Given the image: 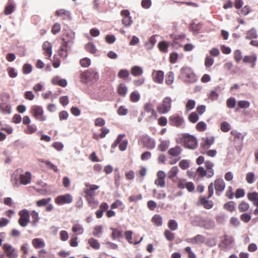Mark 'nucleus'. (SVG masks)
<instances>
[{
  "label": "nucleus",
  "mask_w": 258,
  "mask_h": 258,
  "mask_svg": "<svg viewBox=\"0 0 258 258\" xmlns=\"http://www.w3.org/2000/svg\"><path fill=\"white\" fill-rule=\"evenodd\" d=\"M208 190V193L207 197H201L200 198V203L205 209H210L214 206L213 202L212 201L207 200L208 199L211 198L214 194L213 184L212 182L209 185Z\"/></svg>",
  "instance_id": "obj_1"
},
{
  "label": "nucleus",
  "mask_w": 258,
  "mask_h": 258,
  "mask_svg": "<svg viewBox=\"0 0 258 258\" xmlns=\"http://www.w3.org/2000/svg\"><path fill=\"white\" fill-rule=\"evenodd\" d=\"M99 78V75L93 69H89L81 74V81L87 83L91 81H97Z\"/></svg>",
  "instance_id": "obj_2"
},
{
  "label": "nucleus",
  "mask_w": 258,
  "mask_h": 258,
  "mask_svg": "<svg viewBox=\"0 0 258 258\" xmlns=\"http://www.w3.org/2000/svg\"><path fill=\"white\" fill-rule=\"evenodd\" d=\"M30 112L36 120L40 121H44L46 119V116L44 114V110L42 106L33 105L30 108Z\"/></svg>",
  "instance_id": "obj_3"
},
{
  "label": "nucleus",
  "mask_w": 258,
  "mask_h": 258,
  "mask_svg": "<svg viewBox=\"0 0 258 258\" xmlns=\"http://www.w3.org/2000/svg\"><path fill=\"white\" fill-rule=\"evenodd\" d=\"M181 141L185 148L193 150L198 146L197 140L193 136L185 134Z\"/></svg>",
  "instance_id": "obj_4"
},
{
  "label": "nucleus",
  "mask_w": 258,
  "mask_h": 258,
  "mask_svg": "<svg viewBox=\"0 0 258 258\" xmlns=\"http://www.w3.org/2000/svg\"><path fill=\"white\" fill-rule=\"evenodd\" d=\"M172 100L169 97L164 98L162 103L157 108L158 112L160 114H165L169 112L171 108Z\"/></svg>",
  "instance_id": "obj_5"
},
{
  "label": "nucleus",
  "mask_w": 258,
  "mask_h": 258,
  "mask_svg": "<svg viewBox=\"0 0 258 258\" xmlns=\"http://www.w3.org/2000/svg\"><path fill=\"white\" fill-rule=\"evenodd\" d=\"M74 36H71L70 39H67L64 37H63L62 40L63 41L61 46H60L59 50L58 51V54L60 57L62 58H66L68 55V50H69V44L71 42L72 39Z\"/></svg>",
  "instance_id": "obj_6"
},
{
  "label": "nucleus",
  "mask_w": 258,
  "mask_h": 258,
  "mask_svg": "<svg viewBox=\"0 0 258 258\" xmlns=\"http://www.w3.org/2000/svg\"><path fill=\"white\" fill-rule=\"evenodd\" d=\"M20 218L18 223L22 227H26L30 222V213L26 209L22 210L19 212Z\"/></svg>",
  "instance_id": "obj_7"
},
{
  "label": "nucleus",
  "mask_w": 258,
  "mask_h": 258,
  "mask_svg": "<svg viewBox=\"0 0 258 258\" xmlns=\"http://www.w3.org/2000/svg\"><path fill=\"white\" fill-rule=\"evenodd\" d=\"M73 199V196L70 194H66L56 197L54 202L58 205H62L71 203Z\"/></svg>",
  "instance_id": "obj_8"
},
{
  "label": "nucleus",
  "mask_w": 258,
  "mask_h": 258,
  "mask_svg": "<svg viewBox=\"0 0 258 258\" xmlns=\"http://www.w3.org/2000/svg\"><path fill=\"white\" fill-rule=\"evenodd\" d=\"M86 188L84 189V193L85 194V198L94 197L97 194L95 190L99 188V186L95 184H91L89 183L85 184Z\"/></svg>",
  "instance_id": "obj_9"
},
{
  "label": "nucleus",
  "mask_w": 258,
  "mask_h": 258,
  "mask_svg": "<svg viewBox=\"0 0 258 258\" xmlns=\"http://www.w3.org/2000/svg\"><path fill=\"white\" fill-rule=\"evenodd\" d=\"M231 137L229 140L231 141L233 144H242L244 138V136L242 134L238 132L236 130H232L230 133Z\"/></svg>",
  "instance_id": "obj_10"
},
{
  "label": "nucleus",
  "mask_w": 258,
  "mask_h": 258,
  "mask_svg": "<svg viewBox=\"0 0 258 258\" xmlns=\"http://www.w3.org/2000/svg\"><path fill=\"white\" fill-rule=\"evenodd\" d=\"M2 248L9 258H16L18 256L16 250L11 244L5 243Z\"/></svg>",
  "instance_id": "obj_11"
},
{
  "label": "nucleus",
  "mask_w": 258,
  "mask_h": 258,
  "mask_svg": "<svg viewBox=\"0 0 258 258\" xmlns=\"http://www.w3.org/2000/svg\"><path fill=\"white\" fill-rule=\"evenodd\" d=\"M120 15L122 17V23L125 27H129L133 23V20L130 16V12L127 10H123L120 12Z\"/></svg>",
  "instance_id": "obj_12"
},
{
  "label": "nucleus",
  "mask_w": 258,
  "mask_h": 258,
  "mask_svg": "<svg viewBox=\"0 0 258 258\" xmlns=\"http://www.w3.org/2000/svg\"><path fill=\"white\" fill-rule=\"evenodd\" d=\"M169 120V123L171 125L175 126L177 127H181L184 122L183 118L177 114L170 116Z\"/></svg>",
  "instance_id": "obj_13"
},
{
  "label": "nucleus",
  "mask_w": 258,
  "mask_h": 258,
  "mask_svg": "<svg viewBox=\"0 0 258 258\" xmlns=\"http://www.w3.org/2000/svg\"><path fill=\"white\" fill-rule=\"evenodd\" d=\"M213 186H214L216 194L218 196H220L221 193L224 190L225 187V183L222 178H218L216 179L214 181V183H213Z\"/></svg>",
  "instance_id": "obj_14"
},
{
  "label": "nucleus",
  "mask_w": 258,
  "mask_h": 258,
  "mask_svg": "<svg viewBox=\"0 0 258 258\" xmlns=\"http://www.w3.org/2000/svg\"><path fill=\"white\" fill-rule=\"evenodd\" d=\"M141 142L143 145L149 149H153L155 147V142L154 140L151 139L147 135L143 136L141 137Z\"/></svg>",
  "instance_id": "obj_15"
},
{
  "label": "nucleus",
  "mask_w": 258,
  "mask_h": 258,
  "mask_svg": "<svg viewBox=\"0 0 258 258\" xmlns=\"http://www.w3.org/2000/svg\"><path fill=\"white\" fill-rule=\"evenodd\" d=\"M256 61L257 56L255 54L250 55H245L242 59L243 63L249 64L250 67L252 69L255 68Z\"/></svg>",
  "instance_id": "obj_16"
},
{
  "label": "nucleus",
  "mask_w": 258,
  "mask_h": 258,
  "mask_svg": "<svg viewBox=\"0 0 258 258\" xmlns=\"http://www.w3.org/2000/svg\"><path fill=\"white\" fill-rule=\"evenodd\" d=\"M42 50L43 54L46 59H49L52 55V45L51 43L46 41L43 42L42 44Z\"/></svg>",
  "instance_id": "obj_17"
},
{
  "label": "nucleus",
  "mask_w": 258,
  "mask_h": 258,
  "mask_svg": "<svg viewBox=\"0 0 258 258\" xmlns=\"http://www.w3.org/2000/svg\"><path fill=\"white\" fill-rule=\"evenodd\" d=\"M19 179L21 184H29L31 181V174L30 172L27 171L24 174H20Z\"/></svg>",
  "instance_id": "obj_18"
},
{
  "label": "nucleus",
  "mask_w": 258,
  "mask_h": 258,
  "mask_svg": "<svg viewBox=\"0 0 258 258\" xmlns=\"http://www.w3.org/2000/svg\"><path fill=\"white\" fill-rule=\"evenodd\" d=\"M215 141L214 137L205 138L202 139L201 143V148L202 149L206 150L212 145Z\"/></svg>",
  "instance_id": "obj_19"
},
{
  "label": "nucleus",
  "mask_w": 258,
  "mask_h": 258,
  "mask_svg": "<svg viewBox=\"0 0 258 258\" xmlns=\"http://www.w3.org/2000/svg\"><path fill=\"white\" fill-rule=\"evenodd\" d=\"M154 82L162 84L163 82L164 74L162 71H154L152 74Z\"/></svg>",
  "instance_id": "obj_20"
},
{
  "label": "nucleus",
  "mask_w": 258,
  "mask_h": 258,
  "mask_svg": "<svg viewBox=\"0 0 258 258\" xmlns=\"http://www.w3.org/2000/svg\"><path fill=\"white\" fill-rule=\"evenodd\" d=\"M108 207V205L106 203H102L99 206V209L95 212L96 217L98 219L101 218L103 216V212L107 211Z\"/></svg>",
  "instance_id": "obj_21"
},
{
  "label": "nucleus",
  "mask_w": 258,
  "mask_h": 258,
  "mask_svg": "<svg viewBox=\"0 0 258 258\" xmlns=\"http://www.w3.org/2000/svg\"><path fill=\"white\" fill-rule=\"evenodd\" d=\"M128 91L127 87L124 83H120L117 87V93L122 97H125Z\"/></svg>",
  "instance_id": "obj_22"
},
{
  "label": "nucleus",
  "mask_w": 258,
  "mask_h": 258,
  "mask_svg": "<svg viewBox=\"0 0 258 258\" xmlns=\"http://www.w3.org/2000/svg\"><path fill=\"white\" fill-rule=\"evenodd\" d=\"M133 232L131 230H128L124 232V236L125 238V239L128 242V243L131 244H139L143 239V237L141 238V239L140 241H134L132 239V236H133Z\"/></svg>",
  "instance_id": "obj_23"
},
{
  "label": "nucleus",
  "mask_w": 258,
  "mask_h": 258,
  "mask_svg": "<svg viewBox=\"0 0 258 258\" xmlns=\"http://www.w3.org/2000/svg\"><path fill=\"white\" fill-rule=\"evenodd\" d=\"M53 85H57L62 87H65L67 85V82L65 79L60 78L58 76L54 77L51 80Z\"/></svg>",
  "instance_id": "obj_24"
},
{
  "label": "nucleus",
  "mask_w": 258,
  "mask_h": 258,
  "mask_svg": "<svg viewBox=\"0 0 258 258\" xmlns=\"http://www.w3.org/2000/svg\"><path fill=\"white\" fill-rule=\"evenodd\" d=\"M214 163L210 161H206L205 162V166L206 168V170H207L208 176L212 177L214 174V170L213 169L214 167Z\"/></svg>",
  "instance_id": "obj_25"
},
{
  "label": "nucleus",
  "mask_w": 258,
  "mask_h": 258,
  "mask_svg": "<svg viewBox=\"0 0 258 258\" xmlns=\"http://www.w3.org/2000/svg\"><path fill=\"white\" fill-rule=\"evenodd\" d=\"M247 199L252 202L253 205L258 207V193L255 191L249 192L247 195Z\"/></svg>",
  "instance_id": "obj_26"
},
{
  "label": "nucleus",
  "mask_w": 258,
  "mask_h": 258,
  "mask_svg": "<svg viewBox=\"0 0 258 258\" xmlns=\"http://www.w3.org/2000/svg\"><path fill=\"white\" fill-rule=\"evenodd\" d=\"M144 109L147 112H151L152 117H155V118L157 117V113L153 108L152 103H146L144 106Z\"/></svg>",
  "instance_id": "obj_27"
},
{
  "label": "nucleus",
  "mask_w": 258,
  "mask_h": 258,
  "mask_svg": "<svg viewBox=\"0 0 258 258\" xmlns=\"http://www.w3.org/2000/svg\"><path fill=\"white\" fill-rule=\"evenodd\" d=\"M55 15L58 17H62L63 19H70L71 14L70 12L64 9L58 10L55 12Z\"/></svg>",
  "instance_id": "obj_28"
},
{
  "label": "nucleus",
  "mask_w": 258,
  "mask_h": 258,
  "mask_svg": "<svg viewBox=\"0 0 258 258\" xmlns=\"http://www.w3.org/2000/svg\"><path fill=\"white\" fill-rule=\"evenodd\" d=\"M32 243L34 248L36 249L44 247L45 245L44 241L42 239L38 238L33 239Z\"/></svg>",
  "instance_id": "obj_29"
},
{
  "label": "nucleus",
  "mask_w": 258,
  "mask_h": 258,
  "mask_svg": "<svg viewBox=\"0 0 258 258\" xmlns=\"http://www.w3.org/2000/svg\"><path fill=\"white\" fill-rule=\"evenodd\" d=\"M233 242V239L232 237L225 235L221 237V243L225 246L228 247L231 245Z\"/></svg>",
  "instance_id": "obj_30"
},
{
  "label": "nucleus",
  "mask_w": 258,
  "mask_h": 258,
  "mask_svg": "<svg viewBox=\"0 0 258 258\" xmlns=\"http://www.w3.org/2000/svg\"><path fill=\"white\" fill-rule=\"evenodd\" d=\"M117 76L119 78L125 81L128 80L130 77L129 71L126 69H121L118 72Z\"/></svg>",
  "instance_id": "obj_31"
},
{
  "label": "nucleus",
  "mask_w": 258,
  "mask_h": 258,
  "mask_svg": "<svg viewBox=\"0 0 258 258\" xmlns=\"http://www.w3.org/2000/svg\"><path fill=\"white\" fill-rule=\"evenodd\" d=\"M182 150L179 146H176L174 148H170L168 151V154L172 156H178L181 153Z\"/></svg>",
  "instance_id": "obj_32"
},
{
  "label": "nucleus",
  "mask_w": 258,
  "mask_h": 258,
  "mask_svg": "<svg viewBox=\"0 0 258 258\" xmlns=\"http://www.w3.org/2000/svg\"><path fill=\"white\" fill-rule=\"evenodd\" d=\"M131 74L135 77L141 76L143 73L142 69L139 66H134L131 68Z\"/></svg>",
  "instance_id": "obj_33"
},
{
  "label": "nucleus",
  "mask_w": 258,
  "mask_h": 258,
  "mask_svg": "<svg viewBox=\"0 0 258 258\" xmlns=\"http://www.w3.org/2000/svg\"><path fill=\"white\" fill-rule=\"evenodd\" d=\"M15 9V6L13 3V2L9 0L8 5L6 7L4 13L6 15L12 14Z\"/></svg>",
  "instance_id": "obj_34"
},
{
  "label": "nucleus",
  "mask_w": 258,
  "mask_h": 258,
  "mask_svg": "<svg viewBox=\"0 0 258 258\" xmlns=\"http://www.w3.org/2000/svg\"><path fill=\"white\" fill-rule=\"evenodd\" d=\"M72 231L78 235L82 234L84 232V228L81 225L77 223L72 226Z\"/></svg>",
  "instance_id": "obj_35"
},
{
  "label": "nucleus",
  "mask_w": 258,
  "mask_h": 258,
  "mask_svg": "<svg viewBox=\"0 0 258 258\" xmlns=\"http://www.w3.org/2000/svg\"><path fill=\"white\" fill-rule=\"evenodd\" d=\"M152 222L157 226L162 225V218L159 214H155L152 218Z\"/></svg>",
  "instance_id": "obj_36"
},
{
  "label": "nucleus",
  "mask_w": 258,
  "mask_h": 258,
  "mask_svg": "<svg viewBox=\"0 0 258 258\" xmlns=\"http://www.w3.org/2000/svg\"><path fill=\"white\" fill-rule=\"evenodd\" d=\"M0 111L4 114H10L11 112V107L6 103H0Z\"/></svg>",
  "instance_id": "obj_37"
},
{
  "label": "nucleus",
  "mask_w": 258,
  "mask_h": 258,
  "mask_svg": "<svg viewBox=\"0 0 258 258\" xmlns=\"http://www.w3.org/2000/svg\"><path fill=\"white\" fill-rule=\"evenodd\" d=\"M111 230H112V231L111 237L113 239L115 240L122 236V231L121 230L117 228H111Z\"/></svg>",
  "instance_id": "obj_38"
},
{
  "label": "nucleus",
  "mask_w": 258,
  "mask_h": 258,
  "mask_svg": "<svg viewBox=\"0 0 258 258\" xmlns=\"http://www.w3.org/2000/svg\"><path fill=\"white\" fill-rule=\"evenodd\" d=\"M257 36L256 31L254 28H251L245 33V39H246L256 38Z\"/></svg>",
  "instance_id": "obj_39"
},
{
  "label": "nucleus",
  "mask_w": 258,
  "mask_h": 258,
  "mask_svg": "<svg viewBox=\"0 0 258 258\" xmlns=\"http://www.w3.org/2000/svg\"><path fill=\"white\" fill-rule=\"evenodd\" d=\"M88 242L92 248L95 249L100 248V244L97 240L93 238H91L88 240Z\"/></svg>",
  "instance_id": "obj_40"
},
{
  "label": "nucleus",
  "mask_w": 258,
  "mask_h": 258,
  "mask_svg": "<svg viewBox=\"0 0 258 258\" xmlns=\"http://www.w3.org/2000/svg\"><path fill=\"white\" fill-rule=\"evenodd\" d=\"M158 47L160 51L163 53L168 52V44L165 41H162L158 43Z\"/></svg>",
  "instance_id": "obj_41"
},
{
  "label": "nucleus",
  "mask_w": 258,
  "mask_h": 258,
  "mask_svg": "<svg viewBox=\"0 0 258 258\" xmlns=\"http://www.w3.org/2000/svg\"><path fill=\"white\" fill-rule=\"evenodd\" d=\"M174 74L172 72H168L166 76L165 83L167 85H171L174 82Z\"/></svg>",
  "instance_id": "obj_42"
},
{
  "label": "nucleus",
  "mask_w": 258,
  "mask_h": 258,
  "mask_svg": "<svg viewBox=\"0 0 258 258\" xmlns=\"http://www.w3.org/2000/svg\"><path fill=\"white\" fill-rule=\"evenodd\" d=\"M197 173L200 177H204V176H206L207 178L211 177L208 176L207 170H206L202 166H200L197 168Z\"/></svg>",
  "instance_id": "obj_43"
},
{
  "label": "nucleus",
  "mask_w": 258,
  "mask_h": 258,
  "mask_svg": "<svg viewBox=\"0 0 258 258\" xmlns=\"http://www.w3.org/2000/svg\"><path fill=\"white\" fill-rule=\"evenodd\" d=\"M140 99L139 93L136 91L132 92L130 96V101L132 102H137Z\"/></svg>",
  "instance_id": "obj_44"
},
{
  "label": "nucleus",
  "mask_w": 258,
  "mask_h": 258,
  "mask_svg": "<svg viewBox=\"0 0 258 258\" xmlns=\"http://www.w3.org/2000/svg\"><path fill=\"white\" fill-rule=\"evenodd\" d=\"M51 201V198H44L36 202V206L40 207L47 205Z\"/></svg>",
  "instance_id": "obj_45"
},
{
  "label": "nucleus",
  "mask_w": 258,
  "mask_h": 258,
  "mask_svg": "<svg viewBox=\"0 0 258 258\" xmlns=\"http://www.w3.org/2000/svg\"><path fill=\"white\" fill-rule=\"evenodd\" d=\"M30 215L31 216L32 218V223L33 225L35 226L39 220L38 213L36 211L33 210L30 213Z\"/></svg>",
  "instance_id": "obj_46"
},
{
  "label": "nucleus",
  "mask_w": 258,
  "mask_h": 258,
  "mask_svg": "<svg viewBox=\"0 0 258 258\" xmlns=\"http://www.w3.org/2000/svg\"><path fill=\"white\" fill-rule=\"evenodd\" d=\"M37 130V127L35 124H28L26 128L24 129V132L27 134H32Z\"/></svg>",
  "instance_id": "obj_47"
},
{
  "label": "nucleus",
  "mask_w": 258,
  "mask_h": 258,
  "mask_svg": "<svg viewBox=\"0 0 258 258\" xmlns=\"http://www.w3.org/2000/svg\"><path fill=\"white\" fill-rule=\"evenodd\" d=\"M224 208L231 212H233L235 209V203L233 201H230L224 205Z\"/></svg>",
  "instance_id": "obj_48"
},
{
  "label": "nucleus",
  "mask_w": 258,
  "mask_h": 258,
  "mask_svg": "<svg viewBox=\"0 0 258 258\" xmlns=\"http://www.w3.org/2000/svg\"><path fill=\"white\" fill-rule=\"evenodd\" d=\"M90 207L92 209L97 208L98 205V202L95 200L94 197L86 198Z\"/></svg>",
  "instance_id": "obj_49"
},
{
  "label": "nucleus",
  "mask_w": 258,
  "mask_h": 258,
  "mask_svg": "<svg viewBox=\"0 0 258 258\" xmlns=\"http://www.w3.org/2000/svg\"><path fill=\"white\" fill-rule=\"evenodd\" d=\"M249 208V204L245 202H242L238 205V209L239 212H244L248 210Z\"/></svg>",
  "instance_id": "obj_50"
},
{
  "label": "nucleus",
  "mask_w": 258,
  "mask_h": 258,
  "mask_svg": "<svg viewBox=\"0 0 258 258\" xmlns=\"http://www.w3.org/2000/svg\"><path fill=\"white\" fill-rule=\"evenodd\" d=\"M230 128L231 126L227 122L223 121L221 123L220 129L223 132H228L230 130Z\"/></svg>",
  "instance_id": "obj_51"
},
{
  "label": "nucleus",
  "mask_w": 258,
  "mask_h": 258,
  "mask_svg": "<svg viewBox=\"0 0 258 258\" xmlns=\"http://www.w3.org/2000/svg\"><path fill=\"white\" fill-rule=\"evenodd\" d=\"M164 235L168 241H173L175 238L174 234L169 230H165L164 232Z\"/></svg>",
  "instance_id": "obj_52"
},
{
  "label": "nucleus",
  "mask_w": 258,
  "mask_h": 258,
  "mask_svg": "<svg viewBox=\"0 0 258 258\" xmlns=\"http://www.w3.org/2000/svg\"><path fill=\"white\" fill-rule=\"evenodd\" d=\"M178 172V168L177 166L172 167L168 172V177L170 179L173 178Z\"/></svg>",
  "instance_id": "obj_53"
},
{
  "label": "nucleus",
  "mask_w": 258,
  "mask_h": 258,
  "mask_svg": "<svg viewBox=\"0 0 258 258\" xmlns=\"http://www.w3.org/2000/svg\"><path fill=\"white\" fill-rule=\"evenodd\" d=\"M85 48L88 52L92 54H95L96 52V49L92 43H88L86 45Z\"/></svg>",
  "instance_id": "obj_54"
},
{
  "label": "nucleus",
  "mask_w": 258,
  "mask_h": 258,
  "mask_svg": "<svg viewBox=\"0 0 258 258\" xmlns=\"http://www.w3.org/2000/svg\"><path fill=\"white\" fill-rule=\"evenodd\" d=\"M168 228L172 231L176 230L178 228V224L175 220H170L168 222Z\"/></svg>",
  "instance_id": "obj_55"
},
{
  "label": "nucleus",
  "mask_w": 258,
  "mask_h": 258,
  "mask_svg": "<svg viewBox=\"0 0 258 258\" xmlns=\"http://www.w3.org/2000/svg\"><path fill=\"white\" fill-rule=\"evenodd\" d=\"M103 227L102 225H97L94 228V230L92 232V234L94 236L99 237V235L102 232Z\"/></svg>",
  "instance_id": "obj_56"
},
{
  "label": "nucleus",
  "mask_w": 258,
  "mask_h": 258,
  "mask_svg": "<svg viewBox=\"0 0 258 258\" xmlns=\"http://www.w3.org/2000/svg\"><path fill=\"white\" fill-rule=\"evenodd\" d=\"M227 106L229 108H233L236 105V100L234 97H230L226 101Z\"/></svg>",
  "instance_id": "obj_57"
},
{
  "label": "nucleus",
  "mask_w": 258,
  "mask_h": 258,
  "mask_svg": "<svg viewBox=\"0 0 258 258\" xmlns=\"http://www.w3.org/2000/svg\"><path fill=\"white\" fill-rule=\"evenodd\" d=\"M196 105V102L194 100H188L186 104L185 108L186 110L188 111L192 109Z\"/></svg>",
  "instance_id": "obj_58"
},
{
  "label": "nucleus",
  "mask_w": 258,
  "mask_h": 258,
  "mask_svg": "<svg viewBox=\"0 0 258 258\" xmlns=\"http://www.w3.org/2000/svg\"><path fill=\"white\" fill-rule=\"evenodd\" d=\"M80 63L82 67L87 68L91 64V60L87 57H85L80 60Z\"/></svg>",
  "instance_id": "obj_59"
},
{
  "label": "nucleus",
  "mask_w": 258,
  "mask_h": 258,
  "mask_svg": "<svg viewBox=\"0 0 258 258\" xmlns=\"http://www.w3.org/2000/svg\"><path fill=\"white\" fill-rule=\"evenodd\" d=\"M207 128V124L204 121H200L197 124L196 129L199 132L205 131Z\"/></svg>",
  "instance_id": "obj_60"
},
{
  "label": "nucleus",
  "mask_w": 258,
  "mask_h": 258,
  "mask_svg": "<svg viewBox=\"0 0 258 258\" xmlns=\"http://www.w3.org/2000/svg\"><path fill=\"white\" fill-rule=\"evenodd\" d=\"M246 180L249 184L253 183L255 180L254 174L253 172H248L246 175Z\"/></svg>",
  "instance_id": "obj_61"
},
{
  "label": "nucleus",
  "mask_w": 258,
  "mask_h": 258,
  "mask_svg": "<svg viewBox=\"0 0 258 258\" xmlns=\"http://www.w3.org/2000/svg\"><path fill=\"white\" fill-rule=\"evenodd\" d=\"M22 70L24 74H29L32 71V67L29 63H25L23 66Z\"/></svg>",
  "instance_id": "obj_62"
},
{
  "label": "nucleus",
  "mask_w": 258,
  "mask_h": 258,
  "mask_svg": "<svg viewBox=\"0 0 258 258\" xmlns=\"http://www.w3.org/2000/svg\"><path fill=\"white\" fill-rule=\"evenodd\" d=\"M237 105L240 108H247L250 106V103L248 101L241 100L238 102Z\"/></svg>",
  "instance_id": "obj_63"
},
{
  "label": "nucleus",
  "mask_w": 258,
  "mask_h": 258,
  "mask_svg": "<svg viewBox=\"0 0 258 258\" xmlns=\"http://www.w3.org/2000/svg\"><path fill=\"white\" fill-rule=\"evenodd\" d=\"M251 217L250 214L244 213L240 215V219L245 223H248L251 220Z\"/></svg>",
  "instance_id": "obj_64"
}]
</instances>
